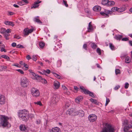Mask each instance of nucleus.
<instances>
[{
  "label": "nucleus",
  "instance_id": "obj_1",
  "mask_svg": "<svg viewBox=\"0 0 132 132\" xmlns=\"http://www.w3.org/2000/svg\"><path fill=\"white\" fill-rule=\"evenodd\" d=\"M28 111L25 109L19 111L18 112L19 117L20 119L25 121H27L28 119Z\"/></svg>",
  "mask_w": 132,
  "mask_h": 132
},
{
  "label": "nucleus",
  "instance_id": "obj_2",
  "mask_svg": "<svg viewBox=\"0 0 132 132\" xmlns=\"http://www.w3.org/2000/svg\"><path fill=\"white\" fill-rule=\"evenodd\" d=\"M9 118L8 117L5 115H1L0 117V124L3 127H5L9 125L8 120Z\"/></svg>",
  "mask_w": 132,
  "mask_h": 132
},
{
  "label": "nucleus",
  "instance_id": "obj_3",
  "mask_svg": "<svg viewBox=\"0 0 132 132\" xmlns=\"http://www.w3.org/2000/svg\"><path fill=\"white\" fill-rule=\"evenodd\" d=\"M115 131L114 127L108 123H105L101 132H114Z\"/></svg>",
  "mask_w": 132,
  "mask_h": 132
},
{
  "label": "nucleus",
  "instance_id": "obj_4",
  "mask_svg": "<svg viewBox=\"0 0 132 132\" xmlns=\"http://www.w3.org/2000/svg\"><path fill=\"white\" fill-rule=\"evenodd\" d=\"M117 7H114L111 9V10H105L104 12H100V14L104 16L105 17H109L108 14H111L112 13V12H114L117 11Z\"/></svg>",
  "mask_w": 132,
  "mask_h": 132
},
{
  "label": "nucleus",
  "instance_id": "obj_5",
  "mask_svg": "<svg viewBox=\"0 0 132 132\" xmlns=\"http://www.w3.org/2000/svg\"><path fill=\"white\" fill-rule=\"evenodd\" d=\"M66 114L67 115L74 116L78 115V113L73 108H71L67 111Z\"/></svg>",
  "mask_w": 132,
  "mask_h": 132
},
{
  "label": "nucleus",
  "instance_id": "obj_6",
  "mask_svg": "<svg viewBox=\"0 0 132 132\" xmlns=\"http://www.w3.org/2000/svg\"><path fill=\"white\" fill-rule=\"evenodd\" d=\"M60 98V96L54 94L51 99V104L55 105L58 102Z\"/></svg>",
  "mask_w": 132,
  "mask_h": 132
},
{
  "label": "nucleus",
  "instance_id": "obj_7",
  "mask_svg": "<svg viewBox=\"0 0 132 132\" xmlns=\"http://www.w3.org/2000/svg\"><path fill=\"white\" fill-rule=\"evenodd\" d=\"M28 81L25 77H23L20 79V83L21 86L23 87H27L28 86Z\"/></svg>",
  "mask_w": 132,
  "mask_h": 132
},
{
  "label": "nucleus",
  "instance_id": "obj_8",
  "mask_svg": "<svg viewBox=\"0 0 132 132\" xmlns=\"http://www.w3.org/2000/svg\"><path fill=\"white\" fill-rule=\"evenodd\" d=\"M31 93L32 95L36 97L39 96L40 95L39 90L36 88H32L31 89Z\"/></svg>",
  "mask_w": 132,
  "mask_h": 132
},
{
  "label": "nucleus",
  "instance_id": "obj_9",
  "mask_svg": "<svg viewBox=\"0 0 132 132\" xmlns=\"http://www.w3.org/2000/svg\"><path fill=\"white\" fill-rule=\"evenodd\" d=\"M30 76L33 77H32L33 79H36L38 81H39L42 79V77L41 76L33 72H32L31 74H30Z\"/></svg>",
  "mask_w": 132,
  "mask_h": 132
},
{
  "label": "nucleus",
  "instance_id": "obj_10",
  "mask_svg": "<svg viewBox=\"0 0 132 132\" xmlns=\"http://www.w3.org/2000/svg\"><path fill=\"white\" fill-rule=\"evenodd\" d=\"M34 30V29H29L28 28L25 29L24 30V35L26 36H28L29 34L32 32Z\"/></svg>",
  "mask_w": 132,
  "mask_h": 132
},
{
  "label": "nucleus",
  "instance_id": "obj_11",
  "mask_svg": "<svg viewBox=\"0 0 132 132\" xmlns=\"http://www.w3.org/2000/svg\"><path fill=\"white\" fill-rule=\"evenodd\" d=\"M80 88L82 90L84 93L85 94H88L90 96H91V92L88 90L85 89L83 86H80Z\"/></svg>",
  "mask_w": 132,
  "mask_h": 132
},
{
  "label": "nucleus",
  "instance_id": "obj_12",
  "mask_svg": "<svg viewBox=\"0 0 132 132\" xmlns=\"http://www.w3.org/2000/svg\"><path fill=\"white\" fill-rule=\"evenodd\" d=\"M5 97L2 95H0V104H4L5 103Z\"/></svg>",
  "mask_w": 132,
  "mask_h": 132
},
{
  "label": "nucleus",
  "instance_id": "obj_13",
  "mask_svg": "<svg viewBox=\"0 0 132 132\" xmlns=\"http://www.w3.org/2000/svg\"><path fill=\"white\" fill-rule=\"evenodd\" d=\"M83 98L82 96H79L75 99V101L76 103H79L80 101L82 100Z\"/></svg>",
  "mask_w": 132,
  "mask_h": 132
},
{
  "label": "nucleus",
  "instance_id": "obj_14",
  "mask_svg": "<svg viewBox=\"0 0 132 132\" xmlns=\"http://www.w3.org/2000/svg\"><path fill=\"white\" fill-rule=\"evenodd\" d=\"M41 1H39V0H38L37 1L35 2L33 5V6L31 7V8H37L39 5V4L41 3Z\"/></svg>",
  "mask_w": 132,
  "mask_h": 132
},
{
  "label": "nucleus",
  "instance_id": "obj_15",
  "mask_svg": "<svg viewBox=\"0 0 132 132\" xmlns=\"http://www.w3.org/2000/svg\"><path fill=\"white\" fill-rule=\"evenodd\" d=\"M62 45V44L60 43H57L56 44V45L54 46L53 49L55 51H56L59 48H60L61 47Z\"/></svg>",
  "mask_w": 132,
  "mask_h": 132
},
{
  "label": "nucleus",
  "instance_id": "obj_16",
  "mask_svg": "<svg viewBox=\"0 0 132 132\" xmlns=\"http://www.w3.org/2000/svg\"><path fill=\"white\" fill-rule=\"evenodd\" d=\"M54 86L55 89H57L60 87V83L58 81H56L54 82Z\"/></svg>",
  "mask_w": 132,
  "mask_h": 132
},
{
  "label": "nucleus",
  "instance_id": "obj_17",
  "mask_svg": "<svg viewBox=\"0 0 132 132\" xmlns=\"http://www.w3.org/2000/svg\"><path fill=\"white\" fill-rule=\"evenodd\" d=\"M101 7L98 5L95 6L93 8V10L96 11H100L101 10Z\"/></svg>",
  "mask_w": 132,
  "mask_h": 132
},
{
  "label": "nucleus",
  "instance_id": "obj_18",
  "mask_svg": "<svg viewBox=\"0 0 132 132\" xmlns=\"http://www.w3.org/2000/svg\"><path fill=\"white\" fill-rule=\"evenodd\" d=\"M39 16H37L35 17L34 19V21L37 22L38 23H40L42 24V21L39 19Z\"/></svg>",
  "mask_w": 132,
  "mask_h": 132
},
{
  "label": "nucleus",
  "instance_id": "obj_19",
  "mask_svg": "<svg viewBox=\"0 0 132 132\" xmlns=\"http://www.w3.org/2000/svg\"><path fill=\"white\" fill-rule=\"evenodd\" d=\"M19 128L20 130L22 131H26V128L25 125H21L19 127Z\"/></svg>",
  "mask_w": 132,
  "mask_h": 132
},
{
  "label": "nucleus",
  "instance_id": "obj_20",
  "mask_svg": "<svg viewBox=\"0 0 132 132\" xmlns=\"http://www.w3.org/2000/svg\"><path fill=\"white\" fill-rule=\"evenodd\" d=\"M78 113V115H79V116L81 117H82L84 116L85 114L84 112L83 111L81 110H80L79 111H77Z\"/></svg>",
  "mask_w": 132,
  "mask_h": 132
},
{
  "label": "nucleus",
  "instance_id": "obj_21",
  "mask_svg": "<svg viewBox=\"0 0 132 132\" xmlns=\"http://www.w3.org/2000/svg\"><path fill=\"white\" fill-rule=\"evenodd\" d=\"M97 119V116L95 114H91V122H93L95 121Z\"/></svg>",
  "mask_w": 132,
  "mask_h": 132
},
{
  "label": "nucleus",
  "instance_id": "obj_22",
  "mask_svg": "<svg viewBox=\"0 0 132 132\" xmlns=\"http://www.w3.org/2000/svg\"><path fill=\"white\" fill-rule=\"evenodd\" d=\"M4 23L7 25H9L13 26L14 25V24L13 22L10 21H5Z\"/></svg>",
  "mask_w": 132,
  "mask_h": 132
},
{
  "label": "nucleus",
  "instance_id": "obj_23",
  "mask_svg": "<svg viewBox=\"0 0 132 132\" xmlns=\"http://www.w3.org/2000/svg\"><path fill=\"white\" fill-rule=\"evenodd\" d=\"M115 4V2L113 1H109L108 0L107 6H112Z\"/></svg>",
  "mask_w": 132,
  "mask_h": 132
},
{
  "label": "nucleus",
  "instance_id": "obj_24",
  "mask_svg": "<svg viewBox=\"0 0 132 132\" xmlns=\"http://www.w3.org/2000/svg\"><path fill=\"white\" fill-rule=\"evenodd\" d=\"M126 10L125 7H123L121 8H118L117 7V11L119 12H122Z\"/></svg>",
  "mask_w": 132,
  "mask_h": 132
},
{
  "label": "nucleus",
  "instance_id": "obj_25",
  "mask_svg": "<svg viewBox=\"0 0 132 132\" xmlns=\"http://www.w3.org/2000/svg\"><path fill=\"white\" fill-rule=\"evenodd\" d=\"M54 132H61V130L60 128L57 127L54 128H52Z\"/></svg>",
  "mask_w": 132,
  "mask_h": 132
},
{
  "label": "nucleus",
  "instance_id": "obj_26",
  "mask_svg": "<svg viewBox=\"0 0 132 132\" xmlns=\"http://www.w3.org/2000/svg\"><path fill=\"white\" fill-rule=\"evenodd\" d=\"M122 37V36L120 35H116L114 37L116 39L118 40H120L121 39Z\"/></svg>",
  "mask_w": 132,
  "mask_h": 132
},
{
  "label": "nucleus",
  "instance_id": "obj_27",
  "mask_svg": "<svg viewBox=\"0 0 132 132\" xmlns=\"http://www.w3.org/2000/svg\"><path fill=\"white\" fill-rule=\"evenodd\" d=\"M45 45V43L42 42H40L39 43V45L41 48H43Z\"/></svg>",
  "mask_w": 132,
  "mask_h": 132
},
{
  "label": "nucleus",
  "instance_id": "obj_28",
  "mask_svg": "<svg viewBox=\"0 0 132 132\" xmlns=\"http://www.w3.org/2000/svg\"><path fill=\"white\" fill-rule=\"evenodd\" d=\"M51 71L49 69H47L46 70H44L43 71V72L44 74L46 75L47 74H49L50 73Z\"/></svg>",
  "mask_w": 132,
  "mask_h": 132
},
{
  "label": "nucleus",
  "instance_id": "obj_29",
  "mask_svg": "<svg viewBox=\"0 0 132 132\" xmlns=\"http://www.w3.org/2000/svg\"><path fill=\"white\" fill-rule=\"evenodd\" d=\"M91 103L96 105H98V101L97 100L92 98H91Z\"/></svg>",
  "mask_w": 132,
  "mask_h": 132
},
{
  "label": "nucleus",
  "instance_id": "obj_30",
  "mask_svg": "<svg viewBox=\"0 0 132 132\" xmlns=\"http://www.w3.org/2000/svg\"><path fill=\"white\" fill-rule=\"evenodd\" d=\"M131 61V59L130 57L127 56L125 59V62L127 63H129Z\"/></svg>",
  "mask_w": 132,
  "mask_h": 132
},
{
  "label": "nucleus",
  "instance_id": "obj_31",
  "mask_svg": "<svg viewBox=\"0 0 132 132\" xmlns=\"http://www.w3.org/2000/svg\"><path fill=\"white\" fill-rule=\"evenodd\" d=\"M109 46L111 49L112 50H115V47L111 43L109 44Z\"/></svg>",
  "mask_w": 132,
  "mask_h": 132
},
{
  "label": "nucleus",
  "instance_id": "obj_32",
  "mask_svg": "<svg viewBox=\"0 0 132 132\" xmlns=\"http://www.w3.org/2000/svg\"><path fill=\"white\" fill-rule=\"evenodd\" d=\"M92 48L93 49H96L97 47V45L94 43L91 44Z\"/></svg>",
  "mask_w": 132,
  "mask_h": 132
},
{
  "label": "nucleus",
  "instance_id": "obj_33",
  "mask_svg": "<svg viewBox=\"0 0 132 132\" xmlns=\"http://www.w3.org/2000/svg\"><path fill=\"white\" fill-rule=\"evenodd\" d=\"M108 1V0H103L102 2V4L103 5L107 6Z\"/></svg>",
  "mask_w": 132,
  "mask_h": 132
},
{
  "label": "nucleus",
  "instance_id": "obj_34",
  "mask_svg": "<svg viewBox=\"0 0 132 132\" xmlns=\"http://www.w3.org/2000/svg\"><path fill=\"white\" fill-rule=\"evenodd\" d=\"M62 64V61L61 60H59L57 62V65L58 67H60Z\"/></svg>",
  "mask_w": 132,
  "mask_h": 132
},
{
  "label": "nucleus",
  "instance_id": "obj_35",
  "mask_svg": "<svg viewBox=\"0 0 132 132\" xmlns=\"http://www.w3.org/2000/svg\"><path fill=\"white\" fill-rule=\"evenodd\" d=\"M4 34V37L7 40H8L9 38L8 37L10 35L9 34V33L5 32Z\"/></svg>",
  "mask_w": 132,
  "mask_h": 132
},
{
  "label": "nucleus",
  "instance_id": "obj_36",
  "mask_svg": "<svg viewBox=\"0 0 132 132\" xmlns=\"http://www.w3.org/2000/svg\"><path fill=\"white\" fill-rule=\"evenodd\" d=\"M53 74H54V76L56 78H57L58 79H61V77L59 75L55 73H53Z\"/></svg>",
  "mask_w": 132,
  "mask_h": 132
},
{
  "label": "nucleus",
  "instance_id": "obj_37",
  "mask_svg": "<svg viewBox=\"0 0 132 132\" xmlns=\"http://www.w3.org/2000/svg\"><path fill=\"white\" fill-rule=\"evenodd\" d=\"M130 127H131L130 126H125L124 128V131L125 132H126L128 130L129 128Z\"/></svg>",
  "mask_w": 132,
  "mask_h": 132
},
{
  "label": "nucleus",
  "instance_id": "obj_38",
  "mask_svg": "<svg viewBox=\"0 0 132 132\" xmlns=\"http://www.w3.org/2000/svg\"><path fill=\"white\" fill-rule=\"evenodd\" d=\"M70 105V103L69 102H67L66 103L65 105V107L66 108H68Z\"/></svg>",
  "mask_w": 132,
  "mask_h": 132
},
{
  "label": "nucleus",
  "instance_id": "obj_39",
  "mask_svg": "<svg viewBox=\"0 0 132 132\" xmlns=\"http://www.w3.org/2000/svg\"><path fill=\"white\" fill-rule=\"evenodd\" d=\"M1 57L7 60H9L10 59L9 57L6 55H2Z\"/></svg>",
  "mask_w": 132,
  "mask_h": 132
},
{
  "label": "nucleus",
  "instance_id": "obj_40",
  "mask_svg": "<svg viewBox=\"0 0 132 132\" xmlns=\"http://www.w3.org/2000/svg\"><path fill=\"white\" fill-rule=\"evenodd\" d=\"M17 4L20 5L22 6L24 5V4L23 3V2L22 1V0L20 1L19 2H18Z\"/></svg>",
  "mask_w": 132,
  "mask_h": 132
},
{
  "label": "nucleus",
  "instance_id": "obj_41",
  "mask_svg": "<svg viewBox=\"0 0 132 132\" xmlns=\"http://www.w3.org/2000/svg\"><path fill=\"white\" fill-rule=\"evenodd\" d=\"M88 31L90 32L91 31V22L89 23L88 27Z\"/></svg>",
  "mask_w": 132,
  "mask_h": 132
},
{
  "label": "nucleus",
  "instance_id": "obj_42",
  "mask_svg": "<svg viewBox=\"0 0 132 132\" xmlns=\"http://www.w3.org/2000/svg\"><path fill=\"white\" fill-rule=\"evenodd\" d=\"M97 52L98 53L99 55H100L101 53V52L100 48H98L96 50Z\"/></svg>",
  "mask_w": 132,
  "mask_h": 132
},
{
  "label": "nucleus",
  "instance_id": "obj_43",
  "mask_svg": "<svg viewBox=\"0 0 132 132\" xmlns=\"http://www.w3.org/2000/svg\"><path fill=\"white\" fill-rule=\"evenodd\" d=\"M16 71H17L18 72H19L21 74H24V72L23 70H22L21 69H17L16 70Z\"/></svg>",
  "mask_w": 132,
  "mask_h": 132
},
{
  "label": "nucleus",
  "instance_id": "obj_44",
  "mask_svg": "<svg viewBox=\"0 0 132 132\" xmlns=\"http://www.w3.org/2000/svg\"><path fill=\"white\" fill-rule=\"evenodd\" d=\"M115 73L116 75L119 74L120 73V70L119 69H116Z\"/></svg>",
  "mask_w": 132,
  "mask_h": 132
},
{
  "label": "nucleus",
  "instance_id": "obj_45",
  "mask_svg": "<svg viewBox=\"0 0 132 132\" xmlns=\"http://www.w3.org/2000/svg\"><path fill=\"white\" fill-rule=\"evenodd\" d=\"M63 3L64 4L65 6L67 7H68V5L67 3V1H64V0H63Z\"/></svg>",
  "mask_w": 132,
  "mask_h": 132
},
{
  "label": "nucleus",
  "instance_id": "obj_46",
  "mask_svg": "<svg viewBox=\"0 0 132 132\" xmlns=\"http://www.w3.org/2000/svg\"><path fill=\"white\" fill-rule=\"evenodd\" d=\"M34 103L35 104H37V105H39L40 106L42 105L41 102L40 101L37 102H35Z\"/></svg>",
  "mask_w": 132,
  "mask_h": 132
},
{
  "label": "nucleus",
  "instance_id": "obj_47",
  "mask_svg": "<svg viewBox=\"0 0 132 132\" xmlns=\"http://www.w3.org/2000/svg\"><path fill=\"white\" fill-rule=\"evenodd\" d=\"M32 60L34 61H35L37 59V57L36 56L33 55L32 57Z\"/></svg>",
  "mask_w": 132,
  "mask_h": 132
},
{
  "label": "nucleus",
  "instance_id": "obj_48",
  "mask_svg": "<svg viewBox=\"0 0 132 132\" xmlns=\"http://www.w3.org/2000/svg\"><path fill=\"white\" fill-rule=\"evenodd\" d=\"M83 48L85 50H87V44H84L83 46Z\"/></svg>",
  "mask_w": 132,
  "mask_h": 132
},
{
  "label": "nucleus",
  "instance_id": "obj_49",
  "mask_svg": "<svg viewBox=\"0 0 132 132\" xmlns=\"http://www.w3.org/2000/svg\"><path fill=\"white\" fill-rule=\"evenodd\" d=\"M16 47L19 48H23L24 47L22 45L19 44L17 45Z\"/></svg>",
  "mask_w": 132,
  "mask_h": 132
},
{
  "label": "nucleus",
  "instance_id": "obj_50",
  "mask_svg": "<svg viewBox=\"0 0 132 132\" xmlns=\"http://www.w3.org/2000/svg\"><path fill=\"white\" fill-rule=\"evenodd\" d=\"M129 86V84L127 83L126 82V83L125 84V89H127Z\"/></svg>",
  "mask_w": 132,
  "mask_h": 132
},
{
  "label": "nucleus",
  "instance_id": "obj_51",
  "mask_svg": "<svg viewBox=\"0 0 132 132\" xmlns=\"http://www.w3.org/2000/svg\"><path fill=\"white\" fill-rule=\"evenodd\" d=\"M91 97L93 98H95L96 97V95L94 94V93L92 92H91Z\"/></svg>",
  "mask_w": 132,
  "mask_h": 132
},
{
  "label": "nucleus",
  "instance_id": "obj_52",
  "mask_svg": "<svg viewBox=\"0 0 132 132\" xmlns=\"http://www.w3.org/2000/svg\"><path fill=\"white\" fill-rule=\"evenodd\" d=\"M110 101L109 98H106V102L105 103V105H107L109 102H110Z\"/></svg>",
  "mask_w": 132,
  "mask_h": 132
},
{
  "label": "nucleus",
  "instance_id": "obj_53",
  "mask_svg": "<svg viewBox=\"0 0 132 132\" xmlns=\"http://www.w3.org/2000/svg\"><path fill=\"white\" fill-rule=\"evenodd\" d=\"M122 41H127L128 40V39L127 37L123 38L122 39Z\"/></svg>",
  "mask_w": 132,
  "mask_h": 132
},
{
  "label": "nucleus",
  "instance_id": "obj_54",
  "mask_svg": "<svg viewBox=\"0 0 132 132\" xmlns=\"http://www.w3.org/2000/svg\"><path fill=\"white\" fill-rule=\"evenodd\" d=\"M11 29H8L6 30L5 33H10L11 32Z\"/></svg>",
  "mask_w": 132,
  "mask_h": 132
},
{
  "label": "nucleus",
  "instance_id": "obj_55",
  "mask_svg": "<svg viewBox=\"0 0 132 132\" xmlns=\"http://www.w3.org/2000/svg\"><path fill=\"white\" fill-rule=\"evenodd\" d=\"M14 38H16L17 39H19L21 38V37H19V36H17L16 35H15L14 36Z\"/></svg>",
  "mask_w": 132,
  "mask_h": 132
},
{
  "label": "nucleus",
  "instance_id": "obj_56",
  "mask_svg": "<svg viewBox=\"0 0 132 132\" xmlns=\"http://www.w3.org/2000/svg\"><path fill=\"white\" fill-rule=\"evenodd\" d=\"M22 1L23 2V3L24 4H28L29 3V2L27 0H22Z\"/></svg>",
  "mask_w": 132,
  "mask_h": 132
},
{
  "label": "nucleus",
  "instance_id": "obj_57",
  "mask_svg": "<svg viewBox=\"0 0 132 132\" xmlns=\"http://www.w3.org/2000/svg\"><path fill=\"white\" fill-rule=\"evenodd\" d=\"M120 87V86H119L118 85L116 86L114 88V89L115 90H117Z\"/></svg>",
  "mask_w": 132,
  "mask_h": 132
},
{
  "label": "nucleus",
  "instance_id": "obj_58",
  "mask_svg": "<svg viewBox=\"0 0 132 132\" xmlns=\"http://www.w3.org/2000/svg\"><path fill=\"white\" fill-rule=\"evenodd\" d=\"M40 121L39 119L37 120L36 121V123L38 124H39L40 123Z\"/></svg>",
  "mask_w": 132,
  "mask_h": 132
},
{
  "label": "nucleus",
  "instance_id": "obj_59",
  "mask_svg": "<svg viewBox=\"0 0 132 132\" xmlns=\"http://www.w3.org/2000/svg\"><path fill=\"white\" fill-rule=\"evenodd\" d=\"M1 51L2 52L4 51V52H6V50L4 48H2L1 50Z\"/></svg>",
  "mask_w": 132,
  "mask_h": 132
},
{
  "label": "nucleus",
  "instance_id": "obj_60",
  "mask_svg": "<svg viewBox=\"0 0 132 132\" xmlns=\"http://www.w3.org/2000/svg\"><path fill=\"white\" fill-rule=\"evenodd\" d=\"M26 58L27 60H29L30 59H31V57L29 55H28L26 56Z\"/></svg>",
  "mask_w": 132,
  "mask_h": 132
},
{
  "label": "nucleus",
  "instance_id": "obj_61",
  "mask_svg": "<svg viewBox=\"0 0 132 132\" xmlns=\"http://www.w3.org/2000/svg\"><path fill=\"white\" fill-rule=\"evenodd\" d=\"M62 87L63 89L65 90H67L68 89L64 85H62Z\"/></svg>",
  "mask_w": 132,
  "mask_h": 132
},
{
  "label": "nucleus",
  "instance_id": "obj_62",
  "mask_svg": "<svg viewBox=\"0 0 132 132\" xmlns=\"http://www.w3.org/2000/svg\"><path fill=\"white\" fill-rule=\"evenodd\" d=\"M11 45L13 47H15L16 46V43H13Z\"/></svg>",
  "mask_w": 132,
  "mask_h": 132
},
{
  "label": "nucleus",
  "instance_id": "obj_63",
  "mask_svg": "<svg viewBox=\"0 0 132 132\" xmlns=\"http://www.w3.org/2000/svg\"><path fill=\"white\" fill-rule=\"evenodd\" d=\"M128 122V121L127 120H125L124 121V124L125 125H127Z\"/></svg>",
  "mask_w": 132,
  "mask_h": 132
},
{
  "label": "nucleus",
  "instance_id": "obj_64",
  "mask_svg": "<svg viewBox=\"0 0 132 132\" xmlns=\"http://www.w3.org/2000/svg\"><path fill=\"white\" fill-rule=\"evenodd\" d=\"M1 31H2V32L4 34L6 30L4 28H2L1 29Z\"/></svg>",
  "mask_w": 132,
  "mask_h": 132
}]
</instances>
